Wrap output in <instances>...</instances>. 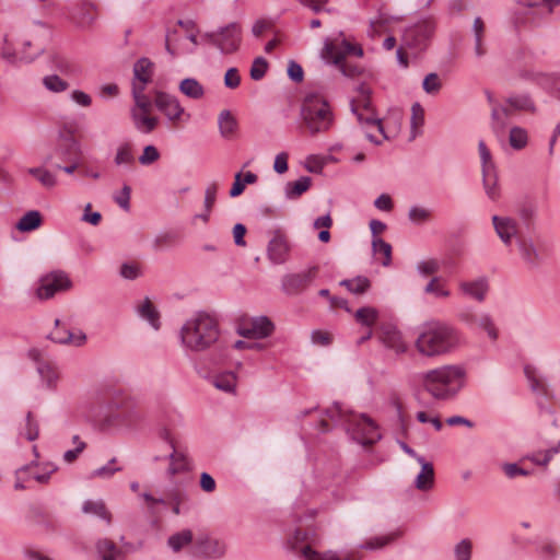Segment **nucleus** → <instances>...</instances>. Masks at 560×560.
<instances>
[{"instance_id": "nucleus-24", "label": "nucleus", "mask_w": 560, "mask_h": 560, "mask_svg": "<svg viewBox=\"0 0 560 560\" xmlns=\"http://www.w3.org/2000/svg\"><path fill=\"white\" fill-rule=\"evenodd\" d=\"M152 68L153 62L145 57L140 58L135 65H133V77L137 85H145L151 82L152 79Z\"/></svg>"}, {"instance_id": "nucleus-48", "label": "nucleus", "mask_w": 560, "mask_h": 560, "mask_svg": "<svg viewBox=\"0 0 560 560\" xmlns=\"http://www.w3.org/2000/svg\"><path fill=\"white\" fill-rule=\"evenodd\" d=\"M524 373H525V376H526V378H527V381L529 383V386H530L533 392L542 393V394L546 393L545 392V385L539 380L535 368H533L530 365H526L524 368Z\"/></svg>"}, {"instance_id": "nucleus-47", "label": "nucleus", "mask_w": 560, "mask_h": 560, "mask_svg": "<svg viewBox=\"0 0 560 560\" xmlns=\"http://www.w3.org/2000/svg\"><path fill=\"white\" fill-rule=\"evenodd\" d=\"M268 62L264 57H256L252 63L249 75L254 81L261 80L267 72Z\"/></svg>"}, {"instance_id": "nucleus-41", "label": "nucleus", "mask_w": 560, "mask_h": 560, "mask_svg": "<svg viewBox=\"0 0 560 560\" xmlns=\"http://www.w3.org/2000/svg\"><path fill=\"white\" fill-rule=\"evenodd\" d=\"M536 81L542 88L560 96V74H538Z\"/></svg>"}, {"instance_id": "nucleus-8", "label": "nucleus", "mask_w": 560, "mask_h": 560, "mask_svg": "<svg viewBox=\"0 0 560 560\" xmlns=\"http://www.w3.org/2000/svg\"><path fill=\"white\" fill-rule=\"evenodd\" d=\"M72 285L71 280L63 271H52L45 275L39 280L36 295L39 300H48L54 298L58 292H63Z\"/></svg>"}, {"instance_id": "nucleus-60", "label": "nucleus", "mask_w": 560, "mask_h": 560, "mask_svg": "<svg viewBox=\"0 0 560 560\" xmlns=\"http://www.w3.org/2000/svg\"><path fill=\"white\" fill-rule=\"evenodd\" d=\"M503 471L510 479H514L517 476H529L532 471L520 467L516 463H506L502 466Z\"/></svg>"}, {"instance_id": "nucleus-40", "label": "nucleus", "mask_w": 560, "mask_h": 560, "mask_svg": "<svg viewBox=\"0 0 560 560\" xmlns=\"http://www.w3.org/2000/svg\"><path fill=\"white\" fill-rule=\"evenodd\" d=\"M28 172L47 188L54 187L57 183L55 174L44 167L30 168Z\"/></svg>"}, {"instance_id": "nucleus-49", "label": "nucleus", "mask_w": 560, "mask_h": 560, "mask_svg": "<svg viewBox=\"0 0 560 560\" xmlns=\"http://www.w3.org/2000/svg\"><path fill=\"white\" fill-rule=\"evenodd\" d=\"M115 463H116V458L113 457L106 465L94 469L91 472V478H102V479L110 478L115 472L121 470L120 467L114 466Z\"/></svg>"}, {"instance_id": "nucleus-63", "label": "nucleus", "mask_w": 560, "mask_h": 560, "mask_svg": "<svg viewBox=\"0 0 560 560\" xmlns=\"http://www.w3.org/2000/svg\"><path fill=\"white\" fill-rule=\"evenodd\" d=\"M288 77L293 81V82H301L303 80V77H304V71H303V68L301 67V65H299L298 62L291 60L288 65Z\"/></svg>"}, {"instance_id": "nucleus-26", "label": "nucleus", "mask_w": 560, "mask_h": 560, "mask_svg": "<svg viewBox=\"0 0 560 560\" xmlns=\"http://www.w3.org/2000/svg\"><path fill=\"white\" fill-rule=\"evenodd\" d=\"M82 512L92 514L106 522L107 525L112 524V513L107 510L103 500H86L83 502Z\"/></svg>"}, {"instance_id": "nucleus-42", "label": "nucleus", "mask_w": 560, "mask_h": 560, "mask_svg": "<svg viewBox=\"0 0 560 560\" xmlns=\"http://www.w3.org/2000/svg\"><path fill=\"white\" fill-rule=\"evenodd\" d=\"M506 102L514 108L518 110H535V105L529 95L521 94V95H512Z\"/></svg>"}, {"instance_id": "nucleus-29", "label": "nucleus", "mask_w": 560, "mask_h": 560, "mask_svg": "<svg viewBox=\"0 0 560 560\" xmlns=\"http://www.w3.org/2000/svg\"><path fill=\"white\" fill-rule=\"evenodd\" d=\"M511 112L506 107L501 108H492L491 119H492V130L497 135L498 138H502L504 136V131L508 126V118L510 117Z\"/></svg>"}, {"instance_id": "nucleus-5", "label": "nucleus", "mask_w": 560, "mask_h": 560, "mask_svg": "<svg viewBox=\"0 0 560 560\" xmlns=\"http://www.w3.org/2000/svg\"><path fill=\"white\" fill-rule=\"evenodd\" d=\"M301 118L311 135L327 131L334 122L328 102L318 93H307L301 106Z\"/></svg>"}, {"instance_id": "nucleus-21", "label": "nucleus", "mask_w": 560, "mask_h": 560, "mask_svg": "<svg viewBox=\"0 0 560 560\" xmlns=\"http://www.w3.org/2000/svg\"><path fill=\"white\" fill-rule=\"evenodd\" d=\"M418 463L421 465V470L416 477L415 487L420 491H428L434 485L433 465L425 462L423 457H418Z\"/></svg>"}, {"instance_id": "nucleus-36", "label": "nucleus", "mask_w": 560, "mask_h": 560, "mask_svg": "<svg viewBox=\"0 0 560 560\" xmlns=\"http://www.w3.org/2000/svg\"><path fill=\"white\" fill-rule=\"evenodd\" d=\"M212 384L215 388L225 392V393H232L235 389L236 386V377L234 373L232 372H225L222 374L217 375Z\"/></svg>"}, {"instance_id": "nucleus-53", "label": "nucleus", "mask_w": 560, "mask_h": 560, "mask_svg": "<svg viewBox=\"0 0 560 560\" xmlns=\"http://www.w3.org/2000/svg\"><path fill=\"white\" fill-rule=\"evenodd\" d=\"M25 438L28 441H35L39 435L38 422L33 418V413L28 411L25 419Z\"/></svg>"}, {"instance_id": "nucleus-44", "label": "nucleus", "mask_w": 560, "mask_h": 560, "mask_svg": "<svg viewBox=\"0 0 560 560\" xmlns=\"http://www.w3.org/2000/svg\"><path fill=\"white\" fill-rule=\"evenodd\" d=\"M373 250L380 252L384 255L385 259L382 265L388 267L392 262V245L380 237H374L372 241Z\"/></svg>"}, {"instance_id": "nucleus-2", "label": "nucleus", "mask_w": 560, "mask_h": 560, "mask_svg": "<svg viewBox=\"0 0 560 560\" xmlns=\"http://www.w3.org/2000/svg\"><path fill=\"white\" fill-rule=\"evenodd\" d=\"M460 342L462 335L455 326L434 320L423 325L415 345L420 354L435 358L453 352Z\"/></svg>"}, {"instance_id": "nucleus-31", "label": "nucleus", "mask_w": 560, "mask_h": 560, "mask_svg": "<svg viewBox=\"0 0 560 560\" xmlns=\"http://www.w3.org/2000/svg\"><path fill=\"white\" fill-rule=\"evenodd\" d=\"M138 315L148 320L149 324L158 330L160 328V314L152 304V302L145 298L142 305L137 307Z\"/></svg>"}, {"instance_id": "nucleus-16", "label": "nucleus", "mask_w": 560, "mask_h": 560, "mask_svg": "<svg viewBox=\"0 0 560 560\" xmlns=\"http://www.w3.org/2000/svg\"><path fill=\"white\" fill-rule=\"evenodd\" d=\"M154 105L162 112L170 120H177L184 113L177 97L165 92H156L154 97Z\"/></svg>"}, {"instance_id": "nucleus-3", "label": "nucleus", "mask_w": 560, "mask_h": 560, "mask_svg": "<svg viewBox=\"0 0 560 560\" xmlns=\"http://www.w3.org/2000/svg\"><path fill=\"white\" fill-rule=\"evenodd\" d=\"M466 371L460 365H443L421 374L424 390L436 400H452L465 386Z\"/></svg>"}, {"instance_id": "nucleus-4", "label": "nucleus", "mask_w": 560, "mask_h": 560, "mask_svg": "<svg viewBox=\"0 0 560 560\" xmlns=\"http://www.w3.org/2000/svg\"><path fill=\"white\" fill-rule=\"evenodd\" d=\"M325 415L335 422L342 425L351 439L362 445H372L381 435L375 422L366 415H358L345 409L339 402H334L325 410Z\"/></svg>"}, {"instance_id": "nucleus-10", "label": "nucleus", "mask_w": 560, "mask_h": 560, "mask_svg": "<svg viewBox=\"0 0 560 560\" xmlns=\"http://www.w3.org/2000/svg\"><path fill=\"white\" fill-rule=\"evenodd\" d=\"M80 144L71 132H59L52 153L46 158L50 162L54 158L62 162L80 159Z\"/></svg>"}, {"instance_id": "nucleus-58", "label": "nucleus", "mask_w": 560, "mask_h": 560, "mask_svg": "<svg viewBox=\"0 0 560 560\" xmlns=\"http://www.w3.org/2000/svg\"><path fill=\"white\" fill-rule=\"evenodd\" d=\"M217 194H218V185L217 183H211L207 186L205 190V200H203V208L207 211H212V208L217 200Z\"/></svg>"}, {"instance_id": "nucleus-13", "label": "nucleus", "mask_w": 560, "mask_h": 560, "mask_svg": "<svg viewBox=\"0 0 560 560\" xmlns=\"http://www.w3.org/2000/svg\"><path fill=\"white\" fill-rule=\"evenodd\" d=\"M218 49L221 54L230 55L235 52L242 42V27L238 23L232 22L218 30Z\"/></svg>"}, {"instance_id": "nucleus-30", "label": "nucleus", "mask_w": 560, "mask_h": 560, "mask_svg": "<svg viewBox=\"0 0 560 560\" xmlns=\"http://www.w3.org/2000/svg\"><path fill=\"white\" fill-rule=\"evenodd\" d=\"M145 88L143 85H137L136 82H132V97L135 101V106L131 109H136L140 113H151L152 102L144 94Z\"/></svg>"}, {"instance_id": "nucleus-28", "label": "nucleus", "mask_w": 560, "mask_h": 560, "mask_svg": "<svg viewBox=\"0 0 560 560\" xmlns=\"http://www.w3.org/2000/svg\"><path fill=\"white\" fill-rule=\"evenodd\" d=\"M167 458L171 462L170 467L167 468V472L171 476L190 470L189 458L184 453L177 452L176 448L172 450V453Z\"/></svg>"}, {"instance_id": "nucleus-33", "label": "nucleus", "mask_w": 560, "mask_h": 560, "mask_svg": "<svg viewBox=\"0 0 560 560\" xmlns=\"http://www.w3.org/2000/svg\"><path fill=\"white\" fill-rule=\"evenodd\" d=\"M42 224V215L37 210L26 212L16 223V229L21 232H32Z\"/></svg>"}, {"instance_id": "nucleus-12", "label": "nucleus", "mask_w": 560, "mask_h": 560, "mask_svg": "<svg viewBox=\"0 0 560 560\" xmlns=\"http://www.w3.org/2000/svg\"><path fill=\"white\" fill-rule=\"evenodd\" d=\"M225 545L217 538L210 536H199L192 547L191 555L198 559H219L225 553Z\"/></svg>"}, {"instance_id": "nucleus-61", "label": "nucleus", "mask_w": 560, "mask_h": 560, "mask_svg": "<svg viewBox=\"0 0 560 560\" xmlns=\"http://www.w3.org/2000/svg\"><path fill=\"white\" fill-rule=\"evenodd\" d=\"M130 195L131 188L128 185H124L119 195L114 197L115 202L125 211L130 209Z\"/></svg>"}, {"instance_id": "nucleus-23", "label": "nucleus", "mask_w": 560, "mask_h": 560, "mask_svg": "<svg viewBox=\"0 0 560 560\" xmlns=\"http://www.w3.org/2000/svg\"><path fill=\"white\" fill-rule=\"evenodd\" d=\"M517 245L523 260L530 268L538 267L541 258L533 241L530 238H520Z\"/></svg>"}, {"instance_id": "nucleus-18", "label": "nucleus", "mask_w": 560, "mask_h": 560, "mask_svg": "<svg viewBox=\"0 0 560 560\" xmlns=\"http://www.w3.org/2000/svg\"><path fill=\"white\" fill-rule=\"evenodd\" d=\"M459 290L467 296L483 302L489 291V282L487 277H479L471 281L459 282Z\"/></svg>"}, {"instance_id": "nucleus-11", "label": "nucleus", "mask_w": 560, "mask_h": 560, "mask_svg": "<svg viewBox=\"0 0 560 560\" xmlns=\"http://www.w3.org/2000/svg\"><path fill=\"white\" fill-rule=\"evenodd\" d=\"M271 238L267 245V257L275 265L284 264L290 255L291 245L287 234L281 229L270 232Z\"/></svg>"}, {"instance_id": "nucleus-55", "label": "nucleus", "mask_w": 560, "mask_h": 560, "mask_svg": "<svg viewBox=\"0 0 560 560\" xmlns=\"http://www.w3.org/2000/svg\"><path fill=\"white\" fill-rule=\"evenodd\" d=\"M159 159V150L154 145L149 144L143 148L142 154L139 156V163L142 165H150L156 162Z\"/></svg>"}, {"instance_id": "nucleus-20", "label": "nucleus", "mask_w": 560, "mask_h": 560, "mask_svg": "<svg viewBox=\"0 0 560 560\" xmlns=\"http://www.w3.org/2000/svg\"><path fill=\"white\" fill-rule=\"evenodd\" d=\"M95 552L100 560H118L125 557L124 550L106 537L95 540Z\"/></svg>"}, {"instance_id": "nucleus-43", "label": "nucleus", "mask_w": 560, "mask_h": 560, "mask_svg": "<svg viewBox=\"0 0 560 560\" xmlns=\"http://www.w3.org/2000/svg\"><path fill=\"white\" fill-rule=\"evenodd\" d=\"M424 122V110L419 103H415L411 106V137L410 140H413L417 137V128L418 126L423 125Z\"/></svg>"}, {"instance_id": "nucleus-14", "label": "nucleus", "mask_w": 560, "mask_h": 560, "mask_svg": "<svg viewBox=\"0 0 560 560\" xmlns=\"http://www.w3.org/2000/svg\"><path fill=\"white\" fill-rule=\"evenodd\" d=\"M275 330L273 323L267 316L253 317L237 328V334L244 338H267Z\"/></svg>"}, {"instance_id": "nucleus-39", "label": "nucleus", "mask_w": 560, "mask_h": 560, "mask_svg": "<svg viewBox=\"0 0 560 560\" xmlns=\"http://www.w3.org/2000/svg\"><path fill=\"white\" fill-rule=\"evenodd\" d=\"M23 59L27 62L33 61L36 57L44 54L46 49L45 43H42L39 40H35V43H33L32 40H25L23 43Z\"/></svg>"}, {"instance_id": "nucleus-64", "label": "nucleus", "mask_w": 560, "mask_h": 560, "mask_svg": "<svg viewBox=\"0 0 560 560\" xmlns=\"http://www.w3.org/2000/svg\"><path fill=\"white\" fill-rule=\"evenodd\" d=\"M355 284H352L350 292L353 294H363L365 293L370 287L371 282L366 277L358 276L354 278Z\"/></svg>"}, {"instance_id": "nucleus-59", "label": "nucleus", "mask_w": 560, "mask_h": 560, "mask_svg": "<svg viewBox=\"0 0 560 560\" xmlns=\"http://www.w3.org/2000/svg\"><path fill=\"white\" fill-rule=\"evenodd\" d=\"M483 186L488 197L492 200L497 199L499 196L497 180L495 177L491 176L488 171H485L483 173Z\"/></svg>"}, {"instance_id": "nucleus-22", "label": "nucleus", "mask_w": 560, "mask_h": 560, "mask_svg": "<svg viewBox=\"0 0 560 560\" xmlns=\"http://www.w3.org/2000/svg\"><path fill=\"white\" fill-rule=\"evenodd\" d=\"M130 117L135 128L143 135L154 131L159 124V118L151 116L150 113H140L136 109H130Z\"/></svg>"}, {"instance_id": "nucleus-45", "label": "nucleus", "mask_w": 560, "mask_h": 560, "mask_svg": "<svg viewBox=\"0 0 560 560\" xmlns=\"http://www.w3.org/2000/svg\"><path fill=\"white\" fill-rule=\"evenodd\" d=\"M44 86L51 92L59 93L68 89L69 84L57 74L46 75L43 79Z\"/></svg>"}, {"instance_id": "nucleus-38", "label": "nucleus", "mask_w": 560, "mask_h": 560, "mask_svg": "<svg viewBox=\"0 0 560 560\" xmlns=\"http://www.w3.org/2000/svg\"><path fill=\"white\" fill-rule=\"evenodd\" d=\"M528 141L527 131L521 127H513L510 130L509 143L514 150H522Z\"/></svg>"}, {"instance_id": "nucleus-32", "label": "nucleus", "mask_w": 560, "mask_h": 560, "mask_svg": "<svg viewBox=\"0 0 560 560\" xmlns=\"http://www.w3.org/2000/svg\"><path fill=\"white\" fill-rule=\"evenodd\" d=\"M178 89L184 95L192 100H200L205 95L203 86L195 78L182 80Z\"/></svg>"}, {"instance_id": "nucleus-34", "label": "nucleus", "mask_w": 560, "mask_h": 560, "mask_svg": "<svg viewBox=\"0 0 560 560\" xmlns=\"http://www.w3.org/2000/svg\"><path fill=\"white\" fill-rule=\"evenodd\" d=\"M191 541L192 532L190 529H184L170 536L167 539V545L174 552H178L184 546L190 544Z\"/></svg>"}, {"instance_id": "nucleus-51", "label": "nucleus", "mask_w": 560, "mask_h": 560, "mask_svg": "<svg viewBox=\"0 0 560 560\" xmlns=\"http://www.w3.org/2000/svg\"><path fill=\"white\" fill-rule=\"evenodd\" d=\"M478 327L487 331L488 336L492 340L498 339V330L493 324V320L489 314H480L476 324Z\"/></svg>"}, {"instance_id": "nucleus-35", "label": "nucleus", "mask_w": 560, "mask_h": 560, "mask_svg": "<svg viewBox=\"0 0 560 560\" xmlns=\"http://www.w3.org/2000/svg\"><path fill=\"white\" fill-rule=\"evenodd\" d=\"M377 317L378 312L372 306L361 307L354 314L355 320L365 327H372L376 323Z\"/></svg>"}, {"instance_id": "nucleus-9", "label": "nucleus", "mask_w": 560, "mask_h": 560, "mask_svg": "<svg viewBox=\"0 0 560 560\" xmlns=\"http://www.w3.org/2000/svg\"><path fill=\"white\" fill-rule=\"evenodd\" d=\"M358 92H359L358 105H355V102L352 101L351 102V112L357 116L358 120L361 124L376 126L378 132L382 133L383 138L388 139L387 135L385 133L384 127L382 125V120L380 118H377L375 116L364 117L361 113H359V107L363 108L366 112H373L372 100H371V94H372L371 89L366 84L362 83L358 86Z\"/></svg>"}, {"instance_id": "nucleus-15", "label": "nucleus", "mask_w": 560, "mask_h": 560, "mask_svg": "<svg viewBox=\"0 0 560 560\" xmlns=\"http://www.w3.org/2000/svg\"><path fill=\"white\" fill-rule=\"evenodd\" d=\"M47 338L56 343L73 345L75 347H81L86 341V335L82 330L72 332L68 328H61L58 318L55 320V327Z\"/></svg>"}, {"instance_id": "nucleus-54", "label": "nucleus", "mask_w": 560, "mask_h": 560, "mask_svg": "<svg viewBox=\"0 0 560 560\" xmlns=\"http://www.w3.org/2000/svg\"><path fill=\"white\" fill-rule=\"evenodd\" d=\"M441 86V81L435 72H431L424 77L422 88L425 91V93L436 94L440 91Z\"/></svg>"}, {"instance_id": "nucleus-19", "label": "nucleus", "mask_w": 560, "mask_h": 560, "mask_svg": "<svg viewBox=\"0 0 560 560\" xmlns=\"http://www.w3.org/2000/svg\"><path fill=\"white\" fill-rule=\"evenodd\" d=\"M492 223H493L494 230H495L498 236L500 237V240L505 245H510L512 242V238L517 233L516 221L511 218H508V217L493 215Z\"/></svg>"}, {"instance_id": "nucleus-1", "label": "nucleus", "mask_w": 560, "mask_h": 560, "mask_svg": "<svg viewBox=\"0 0 560 560\" xmlns=\"http://www.w3.org/2000/svg\"><path fill=\"white\" fill-rule=\"evenodd\" d=\"M180 340L187 349L201 352L215 346L220 354L214 359V363L222 362L225 357V349L220 340V329L218 320L206 312H199L186 320L180 329Z\"/></svg>"}, {"instance_id": "nucleus-7", "label": "nucleus", "mask_w": 560, "mask_h": 560, "mask_svg": "<svg viewBox=\"0 0 560 560\" xmlns=\"http://www.w3.org/2000/svg\"><path fill=\"white\" fill-rule=\"evenodd\" d=\"M318 268L310 267L299 272L287 273L281 279V290L289 296H295L305 292L316 278Z\"/></svg>"}, {"instance_id": "nucleus-27", "label": "nucleus", "mask_w": 560, "mask_h": 560, "mask_svg": "<svg viewBox=\"0 0 560 560\" xmlns=\"http://www.w3.org/2000/svg\"><path fill=\"white\" fill-rule=\"evenodd\" d=\"M218 126L220 135L225 139H231L237 130V120L230 110L224 109L219 114Z\"/></svg>"}, {"instance_id": "nucleus-62", "label": "nucleus", "mask_w": 560, "mask_h": 560, "mask_svg": "<svg viewBox=\"0 0 560 560\" xmlns=\"http://www.w3.org/2000/svg\"><path fill=\"white\" fill-rule=\"evenodd\" d=\"M241 83V77L236 68H230L224 74V85L229 89H236Z\"/></svg>"}, {"instance_id": "nucleus-52", "label": "nucleus", "mask_w": 560, "mask_h": 560, "mask_svg": "<svg viewBox=\"0 0 560 560\" xmlns=\"http://www.w3.org/2000/svg\"><path fill=\"white\" fill-rule=\"evenodd\" d=\"M398 535H399L398 533H392L386 536L374 537V538L370 539L369 541H366L362 546V548L370 549V550L381 549V548L385 547L386 545H388L389 542H392L394 539H396V537H398Z\"/></svg>"}, {"instance_id": "nucleus-6", "label": "nucleus", "mask_w": 560, "mask_h": 560, "mask_svg": "<svg viewBox=\"0 0 560 560\" xmlns=\"http://www.w3.org/2000/svg\"><path fill=\"white\" fill-rule=\"evenodd\" d=\"M434 30L435 25L432 19H421L406 27L402 35L404 45L417 51H422L428 47Z\"/></svg>"}, {"instance_id": "nucleus-25", "label": "nucleus", "mask_w": 560, "mask_h": 560, "mask_svg": "<svg viewBox=\"0 0 560 560\" xmlns=\"http://www.w3.org/2000/svg\"><path fill=\"white\" fill-rule=\"evenodd\" d=\"M312 185V178L310 176H301L295 182H288L284 186V196L289 200L300 198L306 192Z\"/></svg>"}, {"instance_id": "nucleus-50", "label": "nucleus", "mask_w": 560, "mask_h": 560, "mask_svg": "<svg viewBox=\"0 0 560 560\" xmlns=\"http://www.w3.org/2000/svg\"><path fill=\"white\" fill-rule=\"evenodd\" d=\"M472 550V542L468 538L462 539L454 547V555L456 560H470Z\"/></svg>"}, {"instance_id": "nucleus-57", "label": "nucleus", "mask_w": 560, "mask_h": 560, "mask_svg": "<svg viewBox=\"0 0 560 560\" xmlns=\"http://www.w3.org/2000/svg\"><path fill=\"white\" fill-rule=\"evenodd\" d=\"M440 264L435 259L421 260L417 264V270L422 276H429L438 272Z\"/></svg>"}, {"instance_id": "nucleus-56", "label": "nucleus", "mask_w": 560, "mask_h": 560, "mask_svg": "<svg viewBox=\"0 0 560 560\" xmlns=\"http://www.w3.org/2000/svg\"><path fill=\"white\" fill-rule=\"evenodd\" d=\"M115 163L117 165H131L135 163V156L128 145H121L117 149Z\"/></svg>"}, {"instance_id": "nucleus-46", "label": "nucleus", "mask_w": 560, "mask_h": 560, "mask_svg": "<svg viewBox=\"0 0 560 560\" xmlns=\"http://www.w3.org/2000/svg\"><path fill=\"white\" fill-rule=\"evenodd\" d=\"M408 219L415 224H422L431 219V211L423 207L413 206L408 211Z\"/></svg>"}, {"instance_id": "nucleus-37", "label": "nucleus", "mask_w": 560, "mask_h": 560, "mask_svg": "<svg viewBox=\"0 0 560 560\" xmlns=\"http://www.w3.org/2000/svg\"><path fill=\"white\" fill-rule=\"evenodd\" d=\"M36 370L40 378L46 383L48 387L56 385L58 374L50 363L40 361L37 363Z\"/></svg>"}, {"instance_id": "nucleus-17", "label": "nucleus", "mask_w": 560, "mask_h": 560, "mask_svg": "<svg viewBox=\"0 0 560 560\" xmlns=\"http://www.w3.org/2000/svg\"><path fill=\"white\" fill-rule=\"evenodd\" d=\"M323 52L326 59L331 60L334 65L339 67L343 75L354 78L362 72V69L359 66L351 65L345 60V54H334L335 45L329 42L325 43Z\"/></svg>"}]
</instances>
